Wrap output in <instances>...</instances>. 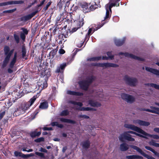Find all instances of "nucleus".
I'll return each instance as SVG.
<instances>
[{
  "label": "nucleus",
  "instance_id": "1",
  "mask_svg": "<svg viewBox=\"0 0 159 159\" xmlns=\"http://www.w3.org/2000/svg\"><path fill=\"white\" fill-rule=\"evenodd\" d=\"M4 51L6 57L3 61V67L6 66L8 63L10 57L13 52L14 49L10 51L9 48L8 46H6L4 48Z\"/></svg>",
  "mask_w": 159,
  "mask_h": 159
},
{
  "label": "nucleus",
  "instance_id": "2",
  "mask_svg": "<svg viewBox=\"0 0 159 159\" xmlns=\"http://www.w3.org/2000/svg\"><path fill=\"white\" fill-rule=\"evenodd\" d=\"M129 133H130L135 135L136 133L131 131H129L125 132L123 134L120 135L119 137V140L122 142L124 141V139H125L129 141H134V139L132 138L131 137V135L130 134H129Z\"/></svg>",
  "mask_w": 159,
  "mask_h": 159
},
{
  "label": "nucleus",
  "instance_id": "3",
  "mask_svg": "<svg viewBox=\"0 0 159 159\" xmlns=\"http://www.w3.org/2000/svg\"><path fill=\"white\" fill-rule=\"evenodd\" d=\"M93 80L94 77L93 76H91L87 77L85 80L80 81L79 84L81 89L84 90H87L89 85Z\"/></svg>",
  "mask_w": 159,
  "mask_h": 159
},
{
  "label": "nucleus",
  "instance_id": "4",
  "mask_svg": "<svg viewBox=\"0 0 159 159\" xmlns=\"http://www.w3.org/2000/svg\"><path fill=\"white\" fill-rule=\"evenodd\" d=\"M123 79L127 84L131 86L134 87L137 84V80L135 78L125 75Z\"/></svg>",
  "mask_w": 159,
  "mask_h": 159
},
{
  "label": "nucleus",
  "instance_id": "5",
  "mask_svg": "<svg viewBox=\"0 0 159 159\" xmlns=\"http://www.w3.org/2000/svg\"><path fill=\"white\" fill-rule=\"evenodd\" d=\"M36 99V97L35 96H34L30 99L29 101L27 102H24L20 105L25 112L33 104Z\"/></svg>",
  "mask_w": 159,
  "mask_h": 159
},
{
  "label": "nucleus",
  "instance_id": "6",
  "mask_svg": "<svg viewBox=\"0 0 159 159\" xmlns=\"http://www.w3.org/2000/svg\"><path fill=\"white\" fill-rule=\"evenodd\" d=\"M121 97L128 103H132L135 101V98L132 95L125 93H122Z\"/></svg>",
  "mask_w": 159,
  "mask_h": 159
},
{
  "label": "nucleus",
  "instance_id": "7",
  "mask_svg": "<svg viewBox=\"0 0 159 159\" xmlns=\"http://www.w3.org/2000/svg\"><path fill=\"white\" fill-rule=\"evenodd\" d=\"M78 29L77 27L75 26V27L73 28L71 30L68 29V30L67 31L66 33H63L62 34H60L58 36V39H61V37L63 38L64 37L65 38H67L72 33L76 31Z\"/></svg>",
  "mask_w": 159,
  "mask_h": 159
},
{
  "label": "nucleus",
  "instance_id": "8",
  "mask_svg": "<svg viewBox=\"0 0 159 159\" xmlns=\"http://www.w3.org/2000/svg\"><path fill=\"white\" fill-rule=\"evenodd\" d=\"M118 55L119 56L120 55H123L126 57H129L131 58L134 59L135 60H137L138 61H144V59L143 58H141L137 56H136L135 55H133V54H129L128 52L124 53L122 52H120L119 53Z\"/></svg>",
  "mask_w": 159,
  "mask_h": 159
},
{
  "label": "nucleus",
  "instance_id": "9",
  "mask_svg": "<svg viewBox=\"0 0 159 159\" xmlns=\"http://www.w3.org/2000/svg\"><path fill=\"white\" fill-rule=\"evenodd\" d=\"M124 126L126 128L136 131L141 134L143 131V130L131 124H125Z\"/></svg>",
  "mask_w": 159,
  "mask_h": 159
},
{
  "label": "nucleus",
  "instance_id": "10",
  "mask_svg": "<svg viewBox=\"0 0 159 159\" xmlns=\"http://www.w3.org/2000/svg\"><path fill=\"white\" fill-rule=\"evenodd\" d=\"M38 88L36 87L34 91L38 90L39 89L40 90H42V89L46 88L47 87V83L46 80H44L43 82L39 80V81L38 82Z\"/></svg>",
  "mask_w": 159,
  "mask_h": 159
},
{
  "label": "nucleus",
  "instance_id": "11",
  "mask_svg": "<svg viewBox=\"0 0 159 159\" xmlns=\"http://www.w3.org/2000/svg\"><path fill=\"white\" fill-rule=\"evenodd\" d=\"M96 66L102 67H118V65L112 63H98L97 64Z\"/></svg>",
  "mask_w": 159,
  "mask_h": 159
},
{
  "label": "nucleus",
  "instance_id": "12",
  "mask_svg": "<svg viewBox=\"0 0 159 159\" xmlns=\"http://www.w3.org/2000/svg\"><path fill=\"white\" fill-rule=\"evenodd\" d=\"M90 4L86 2H83L80 3V6L84 12L87 13L89 12V6Z\"/></svg>",
  "mask_w": 159,
  "mask_h": 159
},
{
  "label": "nucleus",
  "instance_id": "13",
  "mask_svg": "<svg viewBox=\"0 0 159 159\" xmlns=\"http://www.w3.org/2000/svg\"><path fill=\"white\" fill-rule=\"evenodd\" d=\"M133 122L135 124H138L139 125L147 126L150 124L149 122L141 120H134L133 121Z\"/></svg>",
  "mask_w": 159,
  "mask_h": 159
},
{
  "label": "nucleus",
  "instance_id": "14",
  "mask_svg": "<svg viewBox=\"0 0 159 159\" xmlns=\"http://www.w3.org/2000/svg\"><path fill=\"white\" fill-rule=\"evenodd\" d=\"M106 11V16L104 17V20L102 21V24H101L100 25H99L98 26V28H97V30L98 29H99L105 23V22L104 21L105 20H107V19L109 20L110 19V18L111 16V13H110V12H109V11H108V9H107V11Z\"/></svg>",
  "mask_w": 159,
  "mask_h": 159
},
{
  "label": "nucleus",
  "instance_id": "15",
  "mask_svg": "<svg viewBox=\"0 0 159 159\" xmlns=\"http://www.w3.org/2000/svg\"><path fill=\"white\" fill-rule=\"evenodd\" d=\"M74 22L75 26L77 27L79 29L84 24V19L83 18H79V20H76Z\"/></svg>",
  "mask_w": 159,
  "mask_h": 159
},
{
  "label": "nucleus",
  "instance_id": "16",
  "mask_svg": "<svg viewBox=\"0 0 159 159\" xmlns=\"http://www.w3.org/2000/svg\"><path fill=\"white\" fill-rule=\"evenodd\" d=\"M21 30L22 31L20 33V37L21 40H25V39L26 35L28 34V31L27 29L22 28Z\"/></svg>",
  "mask_w": 159,
  "mask_h": 159
},
{
  "label": "nucleus",
  "instance_id": "17",
  "mask_svg": "<svg viewBox=\"0 0 159 159\" xmlns=\"http://www.w3.org/2000/svg\"><path fill=\"white\" fill-rule=\"evenodd\" d=\"M25 113V112L23 110V108L21 106L19 107L15 110L14 113V115H15L16 116H18L20 114H23Z\"/></svg>",
  "mask_w": 159,
  "mask_h": 159
},
{
  "label": "nucleus",
  "instance_id": "18",
  "mask_svg": "<svg viewBox=\"0 0 159 159\" xmlns=\"http://www.w3.org/2000/svg\"><path fill=\"white\" fill-rule=\"evenodd\" d=\"M145 70L148 71L156 75H159V70L146 67Z\"/></svg>",
  "mask_w": 159,
  "mask_h": 159
},
{
  "label": "nucleus",
  "instance_id": "19",
  "mask_svg": "<svg viewBox=\"0 0 159 159\" xmlns=\"http://www.w3.org/2000/svg\"><path fill=\"white\" fill-rule=\"evenodd\" d=\"M89 104L93 107H99L101 106L100 103L93 100L89 101Z\"/></svg>",
  "mask_w": 159,
  "mask_h": 159
},
{
  "label": "nucleus",
  "instance_id": "20",
  "mask_svg": "<svg viewBox=\"0 0 159 159\" xmlns=\"http://www.w3.org/2000/svg\"><path fill=\"white\" fill-rule=\"evenodd\" d=\"M142 134L144 135L152 137L154 139H159V136L157 135L153 134L151 135L148 134L143 130Z\"/></svg>",
  "mask_w": 159,
  "mask_h": 159
},
{
  "label": "nucleus",
  "instance_id": "21",
  "mask_svg": "<svg viewBox=\"0 0 159 159\" xmlns=\"http://www.w3.org/2000/svg\"><path fill=\"white\" fill-rule=\"evenodd\" d=\"M17 58V53L15 52L14 54V57L11 60L10 63V64L9 66L11 68L13 67L14 66L16 62Z\"/></svg>",
  "mask_w": 159,
  "mask_h": 159
},
{
  "label": "nucleus",
  "instance_id": "22",
  "mask_svg": "<svg viewBox=\"0 0 159 159\" xmlns=\"http://www.w3.org/2000/svg\"><path fill=\"white\" fill-rule=\"evenodd\" d=\"M120 149L122 151H125L129 149V145L126 143H123L120 145Z\"/></svg>",
  "mask_w": 159,
  "mask_h": 159
},
{
  "label": "nucleus",
  "instance_id": "23",
  "mask_svg": "<svg viewBox=\"0 0 159 159\" xmlns=\"http://www.w3.org/2000/svg\"><path fill=\"white\" fill-rule=\"evenodd\" d=\"M126 158L128 159H142L143 157L137 155H132L127 156H126Z\"/></svg>",
  "mask_w": 159,
  "mask_h": 159
},
{
  "label": "nucleus",
  "instance_id": "24",
  "mask_svg": "<svg viewBox=\"0 0 159 159\" xmlns=\"http://www.w3.org/2000/svg\"><path fill=\"white\" fill-rule=\"evenodd\" d=\"M60 121L63 122L67 123L72 124H75L76 123V122L75 121L70 119L63 118H60Z\"/></svg>",
  "mask_w": 159,
  "mask_h": 159
},
{
  "label": "nucleus",
  "instance_id": "25",
  "mask_svg": "<svg viewBox=\"0 0 159 159\" xmlns=\"http://www.w3.org/2000/svg\"><path fill=\"white\" fill-rule=\"evenodd\" d=\"M67 93L70 95L76 96H81L83 95V93H82L72 91H67Z\"/></svg>",
  "mask_w": 159,
  "mask_h": 159
},
{
  "label": "nucleus",
  "instance_id": "26",
  "mask_svg": "<svg viewBox=\"0 0 159 159\" xmlns=\"http://www.w3.org/2000/svg\"><path fill=\"white\" fill-rule=\"evenodd\" d=\"M64 14V13H62L61 14L60 17H58L57 19V21H58V22L59 21V22H61V21H63L64 19L67 20H69V21L70 20H69L68 19L67 17H66L65 18L64 16H63Z\"/></svg>",
  "mask_w": 159,
  "mask_h": 159
},
{
  "label": "nucleus",
  "instance_id": "27",
  "mask_svg": "<svg viewBox=\"0 0 159 159\" xmlns=\"http://www.w3.org/2000/svg\"><path fill=\"white\" fill-rule=\"evenodd\" d=\"M48 107V103L47 102H44L40 103L39 107L42 109L47 108Z\"/></svg>",
  "mask_w": 159,
  "mask_h": 159
},
{
  "label": "nucleus",
  "instance_id": "28",
  "mask_svg": "<svg viewBox=\"0 0 159 159\" xmlns=\"http://www.w3.org/2000/svg\"><path fill=\"white\" fill-rule=\"evenodd\" d=\"M111 2V3H109L108 4H109V6H111V7H118L119 6L120 3L119 2L115 1Z\"/></svg>",
  "mask_w": 159,
  "mask_h": 159
},
{
  "label": "nucleus",
  "instance_id": "29",
  "mask_svg": "<svg viewBox=\"0 0 159 159\" xmlns=\"http://www.w3.org/2000/svg\"><path fill=\"white\" fill-rule=\"evenodd\" d=\"M102 58L101 57H97L88 58L87 60L88 61H97L100 60Z\"/></svg>",
  "mask_w": 159,
  "mask_h": 159
},
{
  "label": "nucleus",
  "instance_id": "30",
  "mask_svg": "<svg viewBox=\"0 0 159 159\" xmlns=\"http://www.w3.org/2000/svg\"><path fill=\"white\" fill-rule=\"evenodd\" d=\"M24 1H9L10 5L11 4H21L24 3Z\"/></svg>",
  "mask_w": 159,
  "mask_h": 159
},
{
  "label": "nucleus",
  "instance_id": "31",
  "mask_svg": "<svg viewBox=\"0 0 159 159\" xmlns=\"http://www.w3.org/2000/svg\"><path fill=\"white\" fill-rule=\"evenodd\" d=\"M124 43V40H115V43L117 46H120Z\"/></svg>",
  "mask_w": 159,
  "mask_h": 159
},
{
  "label": "nucleus",
  "instance_id": "32",
  "mask_svg": "<svg viewBox=\"0 0 159 159\" xmlns=\"http://www.w3.org/2000/svg\"><path fill=\"white\" fill-rule=\"evenodd\" d=\"M146 85L148 86L152 87L156 89L159 90V85H158L153 83L147 84Z\"/></svg>",
  "mask_w": 159,
  "mask_h": 159
},
{
  "label": "nucleus",
  "instance_id": "33",
  "mask_svg": "<svg viewBox=\"0 0 159 159\" xmlns=\"http://www.w3.org/2000/svg\"><path fill=\"white\" fill-rule=\"evenodd\" d=\"M51 125L52 126H56L60 128H62L63 127V125L61 124H59L57 122H52L51 124Z\"/></svg>",
  "mask_w": 159,
  "mask_h": 159
},
{
  "label": "nucleus",
  "instance_id": "34",
  "mask_svg": "<svg viewBox=\"0 0 159 159\" xmlns=\"http://www.w3.org/2000/svg\"><path fill=\"white\" fill-rule=\"evenodd\" d=\"M79 8V7L78 6H75L74 8H73V10L72 12H71L69 13V15L70 16V20L71 21L72 20H74V19L73 18V17H72V16L73 15H74L73 13L74 12V11H76Z\"/></svg>",
  "mask_w": 159,
  "mask_h": 159
},
{
  "label": "nucleus",
  "instance_id": "35",
  "mask_svg": "<svg viewBox=\"0 0 159 159\" xmlns=\"http://www.w3.org/2000/svg\"><path fill=\"white\" fill-rule=\"evenodd\" d=\"M82 146L84 148H88L90 146V143L89 141H87L82 143Z\"/></svg>",
  "mask_w": 159,
  "mask_h": 159
},
{
  "label": "nucleus",
  "instance_id": "36",
  "mask_svg": "<svg viewBox=\"0 0 159 159\" xmlns=\"http://www.w3.org/2000/svg\"><path fill=\"white\" fill-rule=\"evenodd\" d=\"M149 144L150 145L154 146L156 147H159V143H156L155 141L152 139L149 142Z\"/></svg>",
  "mask_w": 159,
  "mask_h": 159
},
{
  "label": "nucleus",
  "instance_id": "37",
  "mask_svg": "<svg viewBox=\"0 0 159 159\" xmlns=\"http://www.w3.org/2000/svg\"><path fill=\"white\" fill-rule=\"evenodd\" d=\"M30 19L29 16V15H26L23 16L22 17L20 18L21 21H27Z\"/></svg>",
  "mask_w": 159,
  "mask_h": 159
},
{
  "label": "nucleus",
  "instance_id": "38",
  "mask_svg": "<svg viewBox=\"0 0 159 159\" xmlns=\"http://www.w3.org/2000/svg\"><path fill=\"white\" fill-rule=\"evenodd\" d=\"M92 108L90 107H82L78 109H77V110H79L80 111H90L91 110Z\"/></svg>",
  "mask_w": 159,
  "mask_h": 159
},
{
  "label": "nucleus",
  "instance_id": "39",
  "mask_svg": "<svg viewBox=\"0 0 159 159\" xmlns=\"http://www.w3.org/2000/svg\"><path fill=\"white\" fill-rule=\"evenodd\" d=\"M97 5H96V4H95L94 5H91L89 7V12L91 11H93V10H94L95 9H96V8H97Z\"/></svg>",
  "mask_w": 159,
  "mask_h": 159
},
{
  "label": "nucleus",
  "instance_id": "40",
  "mask_svg": "<svg viewBox=\"0 0 159 159\" xmlns=\"http://www.w3.org/2000/svg\"><path fill=\"white\" fill-rule=\"evenodd\" d=\"M84 43V40H78L77 43V46L79 48H81Z\"/></svg>",
  "mask_w": 159,
  "mask_h": 159
},
{
  "label": "nucleus",
  "instance_id": "41",
  "mask_svg": "<svg viewBox=\"0 0 159 159\" xmlns=\"http://www.w3.org/2000/svg\"><path fill=\"white\" fill-rule=\"evenodd\" d=\"M69 114V112L67 110H65L62 111L60 114L61 116H66Z\"/></svg>",
  "mask_w": 159,
  "mask_h": 159
},
{
  "label": "nucleus",
  "instance_id": "42",
  "mask_svg": "<svg viewBox=\"0 0 159 159\" xmlns=\"http://www.w3.org/2000/svg\"><path fill=\"white\" fill-rule=\"evenodd\" d=\"M143 111H147L149 112L153 113H157V112L156 111L155 109H143L142 110Z\"/></svg>",
  "mask_w": 159,
  "mask_h": 159
},
{
  "label": "nucleus",
  "instance_id": "43",
  "mask_svg": "<svg viewBox=\"0 0 159 159\" xmlns=\"http://www.w3.org/2000/svg\"><path fill=\"white\" fill-rule=\"evenodd\" d=\"M70 102L73 104L78 105L80 107H81L83 105V104L80 102H77L75 101H70Z\"/></svg>",
  "mask_w": 159,
  "mask_h": 159
},
{
  "label": "nucleus",
  "instance_id": "44",
  "mask_svg": "<svg viewBox=\"0 0 159 159\" xmlns=\"http://www.w3.org/2000/svg\"><path fill=\"white\" fill-rule=\"evenodd\" d=\"M51 36L52 35L49 34V32H48V33L46 34H46L45 35V37H43V39H45V40H46L47 39H49V40H51Z\"/></svg>",
  "mask_w": 159,
  "mask_h": 159
},
{
  "label": "nucleus",
  "instance_id": "45",
  "mask_svg": "<svg viewBox=\"0 0 159 159\" xmlns=\"http://www.w3.org/2000/svg\"><path fill=\"white\" fill-rule=\"evenodd\" d=\"M105 8L106 9V11H107V10L108 9V11H109V12H110L111 13V6H110L109 5V4H107L105 5Z\"/></svg>",
  "mask_w": 159,
  "mask_h": 159
},
{
  "label": "nucleus",
  "instance_id": "46",
  "mask_svg": "<svg viewBox=\"0 0 159 159\" xmlns=\"http://www.w3.org/2000/svg\"><path fill=\"white\" fill-rule=\"evenodd\" d=\"M51 2H48L46 6L44 7L43 8V10H44L45 11H46V10H47L49 6L51 5Z\"/></svg>",
  "mask_w": 159,
  "mask_h": 159
},
{
  "label": "nucleus",
  "instance_id": "47",
  "mask_svg": "<svg viewBox=\"0 0 159 159\" xmlns=\"http://www.w3.org/2000/svg\"><path fill=\"white\" fill-rule=\"evenodd\" d=\"M66 63H63L60 65V67L61 68V70L63 71L65 69V67L66 66Z\"/></svg>",
  "mask_w": 159,
  "mask_h": 159
},
{
  "label": "nucleus",
  "instance_id": "48",
  "mask_svg": "<svg viewBox=\"0 0 159 159\" xmlns=\"http://www.w3.org/2000/svg\"><path fill=\"white\" fill-rule=\"evenodd\" d=\"M16 10V9H12L11 10H6L4 11H3V13H11L13 12H14V11H15Z\"/></svg>",
  "mask_w": 159,
  "mask_h": 159
},
{
  "label": "nucleus",
  "instance_id": "49",
  "mask_svg": "<svg viewBox=\"0 0 159 159\" xmlns=\"http://www.w3.org/2000/svg\"><path fill=\"white\" fill-rule=\"evenodd\" d=\"M107 55L108 56V58L111 59H113L114 58V56L111 54V52H107Z\"/></svg>",
  "mask_w": 159,
  "mask_h": 159
},
{
  "label": "nucleus",
  "instance_id": "50",
  "mask_svg": "<svg viewBox=\"0 0 159 159\" xmlns=\"http://www.w3.org/2000/svg\"><path fill=\"white\" fill-rule=\"evenodd\" d=\"M38 11H35L32 12L30 14L28 15L30 19H31L38 12Z\"/></svg>",
  "mask_w": 159,
  "mask_h": 159
},
{
  "label": "nucleus",
  "instance_id": "51",
  "mask_svg": "<svg viewBox=\"0 0 159 159\" xmlns=\"http://www.w3.org/2000/svg\"><path fill=\"white\" fill-rule=\"evenodd\" d=\"M150 108L152 109H155L157 113L156 114L159 115V108L155 107L153 106H150Z\"/></svg>",
  "mask_w": 159,
  "mask_h": 159
},
{
  "label": "nucleus",
  "instance_id": "52",
  "mask_svg": "<svg viewBox=\"0 0 159 159\" xmlns=\"http://www.w3.org/2000/svg\"><path fill=\"white\" fill-rule=\"evenodd\" d=\"M57 49H55L51 51L50 52V54H52V56L54 57V55L57 53Z\"/></svg>",
  "mask_w": 159,
  "mask_h": 159
},
{
  "label": "nucleus",
  "instance_id": "53",
  "mask_svg": "<svg viewBox=\"0 0 159 159\" xmlns=\"http://www.w3.org/2000/svg\"><path fill=\"white\" fill-rule=\"evenodd\" d=\"M22 57L23 58H24V57L25 56L26 52L25 49L24 47L22 48Z\"/></svg>",
  "mask_w": 159,
  "mask_h": 159
},
{
  "label": "nucleus",
  "instance_id": "54",
  "mask_svg": "<svg viewBox=\"0 0 159 159\" xmlns=\"http://www.w3.org/2000/svg\"><path fill=\"white\" fill-rule=\"evenodd\" d=\"M10 5L9 1L0 3V7Z\"/></svg>",
  "mask_w": 159,
  "mask_h": 159
},
{
  "label": "nucleus",
  "instance_id": "55",
  "mask_svg": "<svg viewBox=\"0 0 159 159\" xmlns=\"http://www.w3.org/2000/svg\"><path fill=\"white\" fill-rule=\"evenodd\" d=\"M44 139L43 137H40L39 138L35 140V141L37 142H40L42 141H43Z\"/></svg>",
  "mask_w": 159,
  "mask_h": 159
},
{
  "label": "nucleus",
  "instance_id": "56",
  "mask_svg": "<svg viewBox=\"0 0 159 159\" xmlns=\"http://www.w3.org/2000/svg\"><path fill=\"white\" fill-rule=\"evenodd\" d=\"M35 154L36 155L40 156L41 157H43L44 156V154L41 152H35Z\"/></svg>",
  "mask_w": 159,
  "mask_h": 159
},
{
  "label": "nucleus",
  "instance_id": "57",
  "mask_svg": "<svg viewBox=\"0 0 159 159\" xmlns=\"http://www.w3.org/2000/svg\"><path fill=\"white\" fill-rule=\"evenodd\" d=\"M14 154L16 156H21L22 153L19 152L15 151L14 152Z\"/></svg>",
  "mask_w": 159,
  "mask_h": 159
},
{
  "label": "nucleus",
  "instance_id": "58",
  "mask_svg": "<svg viewBox=\"0 0 159 159\" xmlns=\"http://www.w3.org/2000/svg\"><path fill=\"white\" fill-rule=\"evenodd\" d=\"M79 117L84 119H88L89 118V116L85 115H80L79 116Z\"/></svg>",
  "mask_w": 159,
  "mask_h": 159
},
{
  "label": "nucleus",
  "instance_id": "59",
  "mask_svg": "<svg viewBox=\"0 0 159 159\" xmlns=\"http://www.w3.org/2000/svg\"><path fill=\"white\" fill-rule=\"evenodd\" d=\"M62 5L63 4L62 3V2L61 1H60L57 4V6L59 8H61L62 7Z\"/></svg>",
  "mask_w": 159,
  "mask_h": 159
},
{
  "label": "nucleus",
  "instance_id": "60",
  "mask_svg": "<svg viewBox=\"0 0 159 159\" xmlns=\"http://www.w3.org/2000/svg\"><path fill=\"white\" fill-rule=\"evenodd\" d=\"M65 51L62 49H59V53L60 54H63L65 53Z\"/></svg>",
  "mask_w": 159,
  "mask_h": 159
},
{
  "label": "nucleus",
  "instance_id": "61",
  "mask_svg": "<svg viewBox=\"0 0 159 159\" xmlns=\"http://www.w3.org/2000/svg\"><path fill=\"white\" fill-rule=\"evenodd\" d=\"M63 71L61 70V68L60 67H58L56 70L55 72L57 73L63 72Z\"/></svg>",
  "mask_w": 159,
  "mask_h": 159
},
{
  "label": "nucleus",
  "instance_id": "62",
  "mask_svg": "<svg viewBox=\"0 0 159 159\" xmlns=\"http://www.w3.org/2000/svg\"><path fill=\"white\" fill-rule=\"evenodd\" d=\"M36 132H32L30 134V136L32 137H35L36 136Z\"/></svg>",
  "mask_w": 159,
  "mask_h": 159
},
{
  "label": "nucleus",
  "instance_id": "63",
  "mask_svg": "<svg viewBox=\"0 0 159 159\" xmlns=\"http://www.w3.org/2000/svg\"><path fill=\"white\" fill-rule=\"evenodd\" d=\"M39 151L43 152H44L47 153L48 152L47 150L45 148H41L39 150Z\"/></svg>",
  "mask_w": 159,
  "mask_h": 159
},
{
  "label": "nucleus",
  "instance_id": "64",
  "mask_svg": "<svg viewBox=\"0 0 159 159\" xmlns=\"http://www.w3.org/2000/svg\"><path fill=\"white\" fill-rule=\"evenodd\" d=\"M14 37L15 40H20L19 36L16 34H14Z\"/></svg>",
  "mask_w": 159,
  "mask_h": 159
}]
</instances>
